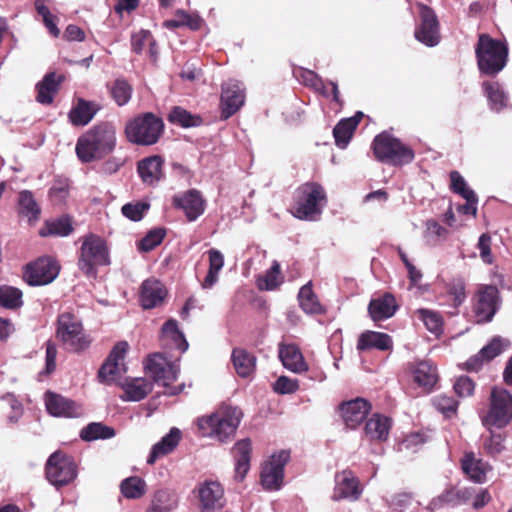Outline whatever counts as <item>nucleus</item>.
<instances>
[{"mask_svg": "<svg viewBox=\"0 0 512 512\" xmlns=\"http://www.w3.org/2000/svg\"><path fill=\"white\" fill-rule=\"evenodd\" d=\"M175 208L182 210L189 222L196 221L205 211L206 201L196 189L178 193L173 196Z\"/></svg>", "mask_w": 512, "mask_h": 512, "instance_id": "nucleus-21", "label": "nucleus"}, {"mask_svg": "<svg viewBox=\"0 0 512 512\" xmlns=\"http://www.w3.org/2000/svg\"><path fill=\"white\" fill-rule=\"evenodd\" d=\"M200 512H221L225 506L224 488L216 480H205L197 487Z\"/></svg>", "mask_w": 512, "mask_h": 512, "instance_id": "nucleus-15", "label": "nucleus"}, {"mask_svg": "<svg viewBox=\"0 0 512 512\" xmlns=\"http://www.w3.org/2000/svg\"><path fill=\"white\" fill-rule=\"evenodd\" d=\"M325 204L323 187L315 182L304 183L296 191L293 215L300 220L314 221L322 213Z\"/></svg>", "mask_w": 512, "mask_h": 512, "instance_id": "nucleus-3", "label": "nucleus"}, {"mask_svg": "<svg viewBox=\"0 0 512 512\" xmlns=\"http://www.w3.org/2000/svg\"><path fill=\"white\" fill-rule=\"evenodd\" d=\"M412 494L407 492L397 493L387 501L388 506L396 512H403L412 502Z\"/></svg>", "mask_w": 512, "mask_h": 512, "instance_id": "nucleus-63", "label": "nucleus"}, {"mask_svg": "<svg viewBox=\"0 0 512 512\" xmlns=\"http://www.w3.org/2000/svg\"><path fill=\"white\" fill-rule=\"evenodd\" d=\"M357 127V120L355 119H342L333 129V135L336 145L344 149L348 145Z\"/></svg>", "mask_w": 512, "mask_h": 512, "instance_id": "nucleus-46", "label": "nucleus"}, {"mask_svg": "<svg viewBox=\"0 0 512 512\" xmlns=\"http://www.w3.org/2000/svg\"><path fill=\"white\" fill-rule=\"evenodd\" d=\"M509 346V341L501 337H494L490 343L485 345L476 355L472 356L465 363L469 371H478L485 361H490L500 355Z\"/></svg>", "mask_w": 512, "mask_h": 512, "instance_id": "nucleus-24", "label": "nucleus"}, {"mask_svg": "<svg viewBox=\"0 0 512 512\" xmlns=\"http://www.w3.org/2000/svg\"><path fill=\"white\" fill-rule=\"evenodd\" d=\"M168 121L182 127H195L201 124L199 116L193 115L182 107H174L168 115Z\"/></svg>", "mask_w": 512, "mask_h": 512, "instance_id": "nucleus-48", "label": "nucleus"}, {"mask_svg": "<svg viewBox=\"0 0 512 512\" xmlns=\"http://www.w3.org/2000/svg\"><path fill=\"white\" fill-rule=\"evenodd\" d=\"M372 147L377 160L394 166L409 164L415 157L409 146L386 131L374 138Z\"/></svg>", "mask_w": 512, "mask_h": 512, "instance_id": "nucleus-4", "label": "nucleus"}, {"mask_svg": "<svg viewBox=\"0 0 512 512\" xmlns=\"http://www.w3.org/2000/svg\"><path fill=\"white\" fill-rule=\"evenodd\" d=\"M63 80L64 76L62 74L47 73L42 81L36 85V101L43 105L51 104Z\"/></svg>", "mask_w": 512, "mask_h": 512, "instance_id": "nucleus-31", "label": "nucleus"}, {"mask_svg": "<svg viewBox=\"0 0 512 512\" xmlns=\"http://www.w3.org/2000/svg\"><path fill=\"white\" fill-rule=\"evenodd\" d=\"M278 353L286 369L298 374L307 371L308 366L296 345L280 343Z\"/></svg>", "mask_w": 512, "mask_h": 512, "instance_id": "nucleus-29", "label": "nucleus"}, {"mask_svg": "<svg viewBox=\"0 0 512 512\" xmlns=\"http://www.w3.org/2000/svg\"><path fill=\"white\" fill-rule=\"evenodd\" d=\"M433 406L446 417H451L457 411L458 402L447 395H437L432 400Z\"/></svg>", "mask_w": 512, "mask_h": 512, "instance_id": "nucleus-55", "label": "nucleus"}, {"mask_svg": "<svg viewBox=\"0 0 512 512\" xmlns=\"http://www.w3.org/2000/svg\"><path fill=\"white\" fill-rule=\"evenodd\" d=\"M477 64H506L508 58L507 45L494 40L487 34H481L475 49Z\"/></svg>", "mask_w": 512, "mask_h": 512, "instance_id": "nucleus-17", "label": "nucleus"}, {"mask_svg": "<svg viewBox=\"0 0 512 512\" xmlns=\"http://www.w3.org/2000/svg\"><path fill=\"white\" fill-rule=\"evenodd\" d=\"M480 417L487 430L506 427L512 421V394L494 387L489 398V408Z\"/></svg>", "mask_w": 512, "mask_h": 512, "instance_id": "nucleus-7", "label": "nucleus"}, {"mask_svg": "<svg viewBox=\"0 0 512 512\" xmlns=\"http://www.w3.org/2000/svg\"><path fill=\"white\" fill-rule=\"evenodd\" d=\"M489 431V435L483 438V449L490 456H497L505 450L504 436L501 433Z\"/></svg>", "mask_w": 512, "mask_h": 512, "instance_id": "nucleus-53", "label": "nucleus"}, {"mask_svg": "<svg viewBox=\"0 0 512 512\" xmlns=\"http://www.w3.org/2000/svg\"><path fill=\"white\" fill-rule=\"evenodd\" d=\"M166 295L165 286L157 279H147L141 285L140 302L144 309L161 305Z\"/></svg>", "mask_w": 512, "mask_h": 512, "instance_id": "nucleus-25", "label": "nucleus"}, {"mask_svg": "<svg viewBox=\"0 0 512 512\" xmlns=\"http://www.w3.org/2000/svg\"><path fill=\"white\" fill-rule=\"evenodd\" d=\"M447 234L448 230L440 225L436 220L430 219L426 221L423 237L428 245H437L441 240L446 238Z\"/></svg>", "mask_w": 512, "mask_h": 512, "instance_id": "nucleus-50", "label": "nucleus"}, {"mask_svg": "<svg viewBox=\"0 0 512 512\" xmlns=\"http://www.w3.org/2000/svg\"><path fill=\"white\" fill-rule=\"evenodd\" d=\"M60 271L57 261L51 257H39L23 268V279L30 286H44L53 282Z\"/></svg>", "mask_w": 512, "mask_h": 512, "instance_id": "nucleus-11", "label": "nucleus"}, {"mask_svg": "<svg viewBox=\"0 0 512 512\" xmlns=\"http://www.w3.org/2000/svg\"><path fill=\"white\" fill-rule=\"evenodd\" d=\"M181 439V431L173 427L170 431L155 443L147 457V464H154L159 458L171 453L179 444Z\"/></svg>", "mask_w": 512, "mask_h": 512, "instance_id": "nucleus-30", "label": "nucleus"}, {"mask_svg": "<svg viewBox=\"0 0 512 512\" xmlns=\"http://www.w3.org/2000/svg\"><path fill=\"white\" fill-rule=\"evenodd\" d=\"M298 388L299 381L297 379H292L287 376H280L273 384L274 391L281 395L292 394L296 392Z\"/></svg>", "mask_w": 512, "mask_h": 512, "instance_id": "nucleus-61", "label": "nucleus"}, {"mask_svg": "<svg viewBox=\"0 0 512 512\" xmlns=\"http://www.w3.org/2000/svg\"><path fill=\"white\" fill-rule=\"evenodd\" d=\"M162 167V158L154 155L139 161L137 171L144 183L153 185L162 178Z\"/></svg>", "mask_w": 512, "mask_h": 512, "instance_id": "nucleus-34", "label": "nucleus"}, {"mask_svg": "<svg viewBox=\"0 0 512 512\" xmlns=\"http://www.w3.org/2000/svg\"><path fill=\"white\" fill-rule=\"evenodd\" d=\"M45 474L47 480L59 488L74 481L77 477V466L72 457L54 452L46 462Z\"/></svg>", "mask_w": 512, "mask_h": 512, "instance_id": "nucleus-10", "label": "nucleus"}, {"mask_svg": "<svg viewBox=\"0 0 512 512\" xmlns=\"http://www.w3.org/2000/svg\"><path fill=\"white\" fill-rule=\"evenodd\" d=\"M110 264L109 250L105 241L94 234L83 237L79 250L78 267L88 277H95L96 268Z\"/></svg>", "mask_w": 512, "mask_h": 512, "instance_id": "nucleus-6", "label": "nucleus"}, {"mask_svg": "<svg viewBox=\"0 0 512 512\" xmlns=\"http://www.w3.org/2000/svg\"><path fill=\"white\" fill-rule=\"evenodd\" d=\"M463 472L474 482L483 483L486 473L491 469L490 465L480 458H476L473 452L465 453L461 460Z\"/></svg>", "mask_w": 512, "mask_h": 512, "instance_id": "nucleus-32", "label": "nucleus"}, {"mask_svg": "<svg viewBox=\"0 0 512 512\" xmlns=\"http://www.w3.org/2000/svg\"><path fill=\"white\" fill-rule=\"evenodd\" d=\"M232 362L238 376L247 378L256 369V357L243 348H234L232 351Z\"/></svg>", "mask_w": 512, "mask_h": 512, "instance_id": "nucleus-36", "label": "nucleus"}, {"mask_svg": "<svg viewBox=\"0 0 512 512\" xmlns=\"http://www.w3.org/2000/svg\"><path fill=\"white\" fill-rule=\"evenodd\" d=\"M145 369L156 383L166 388V394L177 395L183 390V385L170 386V383L177 380L180 372L177 361H168L162 353H155L148 358Z\"/></svg>", "mask_w": 512, "mask_h": 512, "instance_id": "nucleus-8", "label": "nucleus"}, {"mask_svg": "<svg viewBox=\"0 0 512 512\" xmlns=\"http://www.w3.org/2000/svg\"><path fill=\"white\" fill-rule=\"evenodd\" d=\"M178 505L177 495L169 489L155 492L151 505L146 512H172Z\"/></svg>", "mask_w": 512, "mask_h": 512, "instance_id": "nucleus-41", "label": "nucleus"}, {"mask_svg": "<svg viewBox=\"0 0 512 512\" xmlns=\"http://www.w3.org/2000/svg\"><path fill=\"white\" fill-rule=\"evenodd\" d=\"M18 212L29 221L39 219L41 209L30 190H22L18 195Z\"/></svg>", "mask_w": 512, "mask_h": 512, "instance_id": "nucleus-42", "label": "nucleus"}, {"mask_svg": "<svg viewBox=\"0 0 512 512\" xmlns=\"http://www.w3.org/2000/svg\"><path fill=\"white\" fill-rule=\"evenodd\" d=\"M128 347V343L125 341H121L114 346L109 357L98 372V378L102 383L110 384L125 373L126 368L123 360L128 351Z\"/></svg>", "mask_w": 512, "mask_h": 512, "instance_id": "nucleus-19", "label": "nucleus"}, {"mask_svg": "<svg viewBox=\"0 0 512 512\" xmlns=\"http://www.w3.org/2000/svg\"><path fill=\"white\" fill-rule=\"evenodd\" d=\"M293 76L303 85L320 93L324 97H332V100L338 105H342L343 101L340 98L338 84L335 81H328L331 86V91L326 88L324 80L314 71L305 68L304 66H296L293 71Z\"/></svg>", "mask_w": 512, "mask_h": 512, "instance_id": "nucleus-18", "label": "nucleus"}, {"mask_svg": "<svg viewBox=\"0 0 512 512\" xmlns=\"http://www.w3.org/2000/svg\"><path fill=\"white\" fill-rule=\"evenodd\" d=\"M22 291L16 287L0 285V306L15 309L22 306Z\"/></svg>", "mask_w": 512, "mask_h": 512, "instance_id": "nucleus-49", "label": "nucleus"}, {"mask_svg": "<svg viewBox=\"0 0 512 512\" xmlns=\"http://www.w3.org/2000/svg\"><path fill=\"white\" fill-rule=\"evenodd\" d=\"M163 130L164 123L162 119L151 112L134 117L125 126L128 141L142 146L155 144Z\"/></svg>", "mask_w": 512, "mask_h": 512, "instance_id": "nucleus-5", "label": "nucleus"}, {"mask_svg": "<svg viewBox=\"0 0 512 512\" xmlns=\"http://www.w3.org/2000/svg\"><path fill=\"white\" fill-rule=\"evenodd\" d=\"M482 88L491 111L500 113L511 107L509 96L500 83L496 81H483Z\"/></svg>", "mask_w": 512, "mask_h": 512, "instance_id": "nucleus-27", "label": "nucleus"}, {"mask_svg": "<svg viewBox=\"0 0 512 512\" xmlns=\"http://www.w3.org/2000/svg\"><path fill=\"white\" fill-rule=\"evenodd\" d=\"M339 410L346 426L354 429L366 419L371 410V404L363 398H356L343 402Z\"/></svg>", "mask_w": 512, "mask_h": 512, "instance_id": "nucleus-23", "label": "nucleus"}, {"mask_svg": "<svg viewBox=\"0 0 512 512\" xmlns=\"http://www.w3.org/2000/svg\"><path fill=\"white\" fill-rule=\"evenodd\" d=\"M298 300L301 309L307 314H320L323 311L321 304L312 291L311 282L301 287L298 293Z\"/></svg>", "mask_w": 512, "mask_h": 512, "instance_id": "nucleus-43", "label": "nucleus"}, {"mask_svg": "<svg viewBox=\"0 0 512 512\" xmlns=\"http://www.w3.org/2000/svg\"><path fill=\"white\" fill-rule=\"evenodd\" d=\"M122 388L125 392L122 399L136 402L144 399L152 391V384L144 378H133L126 380Z\"/></svg>", "mask_w": 512, "mask_h": 512, "instance_id": "nucleus-38", "label": "nucleus"}, {"mask_svg": "<svg viewBox=\"0 0 512 512\" xmlns=\"http://www.w3.org/2000/svg\"><path fill=\"white\" fill-rule=\"evenodd\" d=\"M391 421L388 417L374 414L365 425V435L371 440L385 441L388 438Z\"/></svg>", "mask_w": 512, "mask_h": 512, "instance_id": "nucleus-37", "label": "nucleus"}, {"mask_svg": "<svg viewBox=\"0 0 512 512\" xmlns=\"http://www.w3.org/2000/svg\"><path fill=\"white\" fill-rule=\"evenodd\" d=\"M235 461V478L242 481L250 469L252 443L249 438L237 441L231 450Z\"/></svg>", "mask_w": 512, "mask_h": 512, "instance_id": "nucleus-26", "label": "nucleus"}, {"mask_svg": "<svg viewBox=\"0 0 512 512\" xmlns=\"http://www.w3.org/2000/svg\"><path fill=\"white\" fill-rule=\"evenodd\" d=\"M115 146L114 126L110 123H101L78 138L75 151L81 162L89 163L111 153Z\"/></svg>", "mask_w": 512, "mask_h": 512, "instance_id": "nucleus-2", "label": "nucleus"}, {"mask_svg": "<svg viewBox=\"0 0 512 512\" xmlns=\"http://www.w3.org/2000/svg\"><path fill=\"white\" fill-rule=\"evenodd\" d=\"M111 94L115 102L119 106H123L129 102L132 88L125 79L118 78L111 86Z\"/></svg>", "mask_w": 512, "mask_h": 512, "instance_id": "nucleus-54", "label": "nucleus"}, {"mask_svg": "<svg viewBox=\"0 0 512 512\" xmlns=\"http://www.w3.org/2000/svg\"><path fill=\"white\" fill-rule=\"evenodd\" d=\"M420 23L416 27L415 38L428 47H434L440 42V27L434 10L425 4H418Z\"/></svg>", "mask_w": 512, "mask_h": 512, "instance_id": "nucleus-13", "label": "nucleus"}, {"mask_svg": "<svg viewBox=\"0 0 512 512\" xmlns=\"http://www.w3.org/2000/svg\"><path fill=\"white\" fill-rule=\"evenodd\" d=\"M445 504H458L456 489H448L438 497L432 499L431 502L429 503L428 508L431 511H434L440 509Z\"/></svg>", "mask_w": 512, "mask_h": 512, "instance_id": "nucleus-62", "label": "nucleus"}, {"mask_svg": "<svg viewBox=\"0 0 512 512\" xmlns=\"http://www.w3.org/2000/svg\"><path fill=\"white\" fill-rule=\"evenodd\" d=\"M500 295L496 286H481L476 294L474 314L477 322H490L500 307Z\"/></svg>", "mask_w": 512, "mask_h": 512, "instance_id": "nucleus-14", "label": "nucleus"}, {"mask_svg": "<svg viewBox=\"0 0 512 512\" xmlns=\"http://www.w3.org/2000/svg\"><path fill=\"white\" fill-rule=\"evenodd\" d=\"M115 430L99 422H92L84 427L80 432L82 440L90 442L98 439H110L115 436Z\"/></svg>", "mask_w": 512, "mask_h": 512, "instance_id": "nucleus-45", "label": "nucleus"}, {"mask_svg": "<svg viewBox=\"0 0 512 512\" xmlns=\"http://www.w3.org/2000/svg\"><path fill=\"white\" fill-rule=\"evenodd\" d=\"M395 297L390 293L374 298L368 305V312L373 321H382L391 318L397 311Z\"/></svg>", "mask_w": 512, "mask_h": 512, "instance_id": "nucleus-28", "label": "nucleus"}, {"mask_svg": "<svg viewBox=\"0 0 512 512\" xmlns=\"http://www.w3.org/2000/svg\"><path fill=\"white\" fill-rule=\"evenodd\" d=\"M290 454L282 450L273 454L266 462L261 471V484L264 489L276 491L282 487L284 478V466L288 462Z\"/></svg>", "mask_w": 512, "mask_h": 512, "instance_id": "nucleus-16", "label": "nucleus"}, {"mask_svg": "<svg viewBox=\"0 0 512 512\" xmlns=\"http://www.w3.org/2000/svg\"><path fill=\"white\" fill-rule=\"evenodd\" d=\"M146 489V482L138 476L128 477L120 484L121 493L127 499L141 498L146 493Z\"/></svg>", "mask_w": 512, "mask_h": 512, "instance_id": "nucleus-47", "label": "nucleus"}, {"mask_svg": "<svg viewBox=\"0 0 512 512\" xmlns=\"http://www.w3.org/2000/svg\"><path fill=\"white\" fill-rule=\"evenodd\" d=\"M416 313L418 318L431 333L435 335L441 334L443 330V319L438 312L429 309H418Z\"/></svg>", "mask_w": 512, "mask_h": 512, "instance_id": "nucleus-51", "label": "nucleus"}, {"mask_svg": "<svg viewBox=\"0 0 512 512\" xmlns=\"http://www.w3.org/2000/svg\"><path fill=\"white\" fill-rule=\"evenodd\" d=\"M450 182L453 192L459 194L461 197H473V194H475L458 171H452L450 173Z\"/></svg>", "mask_w": 512, "mask_h": 512, "instance_id": "nucleus-59", "label": "nucleus"}, {"mask_svg": "<svg viewBox=\"0 0 512 512\" xmlns=\"http://www.w3.org/2000/svg\"><path fill=\"white\" fill-rule=\"evenodd\" d=\"M413 379L421 387L431 389L438 380L436 367L429 361H421L413 369Z\"/></svg>", "mask_w": 512, "mask_h": 512, "instance_id": "nucleus-39", "label": "nucleus"}, {"mask_svg": "<svg viewBox=\"0 0 512 512\" xmlns=\"http://www.w3.org/2000/svg\"><path fill=\"white\" fill-rule=\"evenodd\" d=\"M281 283L282 279L280 277V265L277 261H274L271 268L266 272V274L258 279V287L261 290H274Z\"/></svg>", "mask_w": 512, "mask_h": 512, "instance_id": "nucleus-52", "label": "nucleus"}, {"mask_svg": "<svg viewBox=\"0 0 512 512\" xmlns=\"http://www.w3.org/2000/svg\"><path fill=\"white\" fill-rule=\"evenodd\" d=\"M57 337L67 350L74 352L86 349L91 343L81 321L71 313H62L58 317Z\"/></svg>", "mask_w": 512, "mask_h": 512, "instance_id": "nucleus-9", "label": "nucleus"}, {"mask_svg": "<svg viewBox=\"0 0 512 512\" xmlns=\"http://www.w3.org/2000/svg\"><path fill=\"white\" fill-rule=\"evenodd\" d=\"M72 232V226L67 218H60L47 222L46 231L42 232L43 236L56 235V236H68Z\"/></svg>", "mask_w": 512, "mask_h": 512, "instance_id": "nucleus-56", "label": "nucleus"}, {"mask_svg": "<svg viewBox=\"0 0 512 512\" xmlns=\"http://www.w3.org/2000/svg\"><path fill=\"white\" fill-rule=\"evenodd\" d=\"M165 231L161 228L151 230L143 237L138 245L139 250L149 252L158 246L164 239Z\"/></svg>", "mask_w": 512, "mask_h": 512, "instance_id": "nucleus-58", "label": "nucleus"}, {"mask_svg": "<svg viewBox=\"0 0 512 512\" xmlns=\"http://www.w3.org/2000/svg\"><path fill=\"white\" fill-rule=\"evenodd\" d=\"M362 488L358 478L350 470H343L335 476V488L332 499L335 501L348 499L355 501L360 498Z\"/></svg>", "mask_w": 512, "mask_h": 512, "instance_id": "nucleus-22", "label": "nucleus"}, {"mask_svg": "<svg viewBox=\"0 0 512 512\" xmlns=\"http://www.w3.org/2000/svg\"><path fill=\"white\" fill-rule=\"evenodd\" d=\"M98 110L97 103L78 99L77 104L69 112V119L74 126H85L94 118Z\"/></svg>", "mask_w": 512, "mask_h": 512, "instance_id": "nucleus-35", "label": "nucleus"}, {"mask_svg": "<svg viewBox=\"0 0 512 512\" xmlns=\"http://www.w3.org/2000/svg\"><path fill=\"white\" fill-rule=\"evenodd\" d=\"M208 256L209 269L206 277L201 283L202 289L205 290L211 289L218 282L219 273L224 266V256L219 250L214 248L210 249L208 251Z\"/></svg>", "mask_w": 512, "mask_h": 512, "instance_id": "nucleus-40", "label": "nucleus"}, {"mask_svg": "<svg viewBox=\"0 0 512 512\" xmlns=\"http://www.w3.org/2000/svg\"><path fill=\"white\" fill-rule=\"evenodd\" d=\"M453 388L459 397H468L473 394L475 383L468 376H461L455 381Z\"/></svg>", "mask_w": 512, "mask_h": 512, "instance_id": "nucleus-64", "label": "nucleus"}, {"mask_svg": "<svg viewBox=\"0 0 512 512\" xmlns=\"http://www.w3.org/2000/svg\"><path fill=\"white\" fill-rule=\"evenodd\" d=\"M393 346L392 338L382 332L366 331L359 336L357 350L366 351L378 349L381 351L391 350Z\"/></svg>", "mask_w": 512, "mask_h": 512, "instance_id": "nucleus-33", "label": "nucleus"}, {"mask_svg": "<svg viewBox=\"0 0 512 512\" xmlns=\"http://www.w3.org/2000/svg\"><path fill=\"white\" fill-rule=\"evenodd\" d=\"M162 338L163 340H170L181 353L188 349V342L184 334L179 330L177 321L174 319H170L163 324Z\"/></svg>", "mask_w": 512, "mask_h": 512, "instance_id": "nucleus-44", "label": "nucleus"}, {"mask_svg": "<svg viewBox=\"0 0 512 512\" xmlns=\"http://www.w3.org/2000/svg\"><path fill=\"white\" fill-rule=\"evenodd\" d=\"M44 401L47 412L54 417L78 418L84 414L81 405L54 392H46Z\"/></svg>", "mask_w": 512, "mask_h": 512, "instance_id": "nucleus-20", "label": "nucleus"}, {"mask_svg": "<svg viewBox=\"0 0 512 512\" xmlns=\"http://www.w3.org/2000/svg\"><path fill=\"white\" fill-rule=\"evenodd\" d=\"M246 86L237 79H228L221 84L220 117L227 120L245 104Z\"/></svg>", "mask_w": 512, "mask_h": 512, "instance_id": "nucleus-12", "label": "nucleus"}, {"mask_svg": "<svg viewBox=\"0 0 512 512\" xmlns=\"http://www.w3.org/2000/svg\"><path fill=\"white\" fill-rule=\"evenodd\" d=\"M448 294L452 298L453 306L459 307L466 299L465 282L462 278H454L448 285Z\"/></svg>", "mask_w": 512, "mask_h": 512, "instance_id": "nucleus-57", "label": "nucleus"}, {"mask_svg": "<svg viewBox=\"0 0 512 512\" xmlns=\"http://www.w3.org/2000/svg\"><path fill=\"white\" fill-rule=\"evenodd\" d=\"M149 209V204L137 202L135 204L127 203L125 204L121 211L122 214L132 220V221H139L143 218L144 213Z\"/></svg>", "mask_w": 512, "mask_h": 512, "instance_id": "nucleus-60", "label": "nucleus"}, {"mask_svg": "<svg viewBox=\"0 0 512 512\" xmlns=\"http://www.w3.org/2000/svg\"><path fill=\"white\" fill-rule=\"evenodd\" d=\"M242 417L238 407L221 405L213 413L199 417L197 427L203 437L225 443L235 436Z\"/></svg>", "mask_w": 512, "mask_h": 512, "instance_id": "nucleus-1", "label": "nucleus"}]
</instances>
